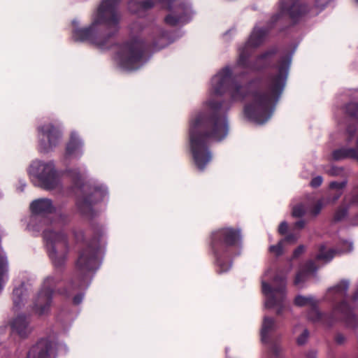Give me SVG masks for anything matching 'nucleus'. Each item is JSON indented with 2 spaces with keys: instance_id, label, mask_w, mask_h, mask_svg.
Instances as JSON below:
<instances>
[{
  "instance_id": "obj_1",
  "label": "nucleus",
  "mask_w": 358,
  "mask_h": 358,
  "mask_svg": "<svg viewBox=\"0 0 358 358\" xmlns=\"http://www.w3.org/2000/svg\"><path fill=\"white\" fill-rule=\"evenodd\" d=\"M91 238L86 239L83 230H75L73 236L76 243H83L78 252L76 262V271L73 276L67 280L62 287L57 288L62 278L69 252V238L64 231L45 230L43 238L46 241L48 255L55 269L54 275L46 277L41 289L38 292L34 303L33 311L38 315L46 314L50 309L55 292L65 297L72 298L73 305H79L83 299L82 290L85 288L87 280L90 272L96 271L100 265L99 255L104 239V229L98 223H92L90 226Z\"/></svg>"
},
{
  "instance_id": "obj_2",
  "label": "nucleus",
  "mask_w": 358,
  "mask_h": 358,
  "mask_svg": "<svg viewBox=\"0 0 358 358\" xmlns=\"http://www.w3.org/2000/svg\"><path fill=\"white\" fill-rule=\"evenodd\" d=\"M277 47H272L259 55L254 61L250 58L253 51L248 47L239 50L236 66L249 71H260L268 68H276L275 75H269L265 92H260L259 87L262 77L250 80L245 86L237 83L232 76V70L225 66L212 79L214 94L222 96L229 92L232 101H243L248 95L252 100L244 107V115L250 121L263 124L272 116L286 85L292 62L291 54L280 58L277 65L273 64V57L278 53Z\"/></svg>"
},
{
  "instance_id": "obj_3",
  "label": "nucleus",
  "mask_w": 358,
  "mask_h": 358,
  "mask_svg": "<svg viewBox=\"0 0 358 358\" xmlns=\"http://www.w3.org/2000/svg\"><path fill=\"white\" fill-rule=\"evenodd\" d=\"M120 1L121 0H102L92 24L87 27L76 29L73 31L74 40L90 41L103 50L110 49L116 45L113 39L119 31L120 15L117 8ZM167 37L168 32L166 30L160 27H155L150 41L133 38L118 45L117 55L120 66L129 71L138 69L143 63L146 52L164 48L160 41Z\"/></svg>"
},
{
  "instance_id": "obj_4",
  "label": "nucleus",
  "mask_w": 358,
  "mask_h": 358,
  "mask_svg": "<svg viewBox=\"0 0 358 358\" xmlns=\"http://www.w3.org/2000/svg\"><path fill=\"white\" fill-rule=\"evenodd\" d=\"M208 109L200 111L189 120V138L194 162L203 171L212 160L210 141H221L229 133V124L225 114L222 113V103L210 100Z\"/></svg>"
},
{
  "instance_id": "obj_5",
  "label": "nucleus",
  "mask_w": 358,
  "mask_h": 358,
  "mask_svg": "<svg viewBox=\"0 0 358 358\" xmlns=\"http://www.w3.org/2000/svg\"><path fill=\"white\" fill-rule=\"evenodd\" d=\"M210 246L215 259L219 274L228 271L232 265V250L240 246L241 231L234 227H222L210 234Z\"/></svg>"
},
{
  "instance_id": "obj_6",
  "label": "nucleus",
  "mask_w": 358,
  "mask_h": 358,
  "mask_svg": "<svg viewBox=\"0 0 358 358\" xmlns=\"http://www.w3.org/2000/svg\"><path fill=\"white\" fill-rule=\"evenodd\" d=\"M68 173L72 180V190L82 192V195L76 199L78 210L83 215L93 217L94 216L93 206L105 197L107 194L106 189L101 186H91L85 183L77 169L68 170Z\"/></svg>"
},
{
  "instance_id": "obj_7",
  "label": "nucleus",
  "mask_w": 358,
  "mask_h": 358,
  "mask_svg": "<svg viewBox=\"0 0 358 358\" xmlns=\"http://www.w3.org/2000/svg\"><path fill=\"white\" fill-rule=\"evenodd\" d=\"M336 316L347 327L355 329L358 326V317L355 314L351 306L345 300L336 303L332 313H324L320 312L317 306L313 305L308 313V318L313 322H320L328 327H332L336 322Z\"/></svg>"
},
{
  "instance_id": "obj_8",
  "label": "nucleus",
  "mask_w": 358,
  "mask_h": 358,
  "mask_svg": "<svg viewBox=\"0 0 358 358\" xmlns=\"http://www.w3.org/2000/svg\"><path fill=\"white\" fill-rule=\"evenodd\" d=\"M273 283L274 287H272L268 283L262 282V292L268 296L266 301V307L272 308L278 306L276 313L278 315H280L284 308L283 301L286 293L285 275L276 274L273 278Z\"/></svg>"
},
{
  "instance_id": "obj_9",
  "label": "nucleus",
  "mask_w": 358,
  "mask_h": 358,
  "mask_svg": "<svg viewBox=\"0 0 358 358\" xmlns=\"http://www.w3.org/2000/svg\"><path fill=\"white\" fill-rule=\"evenodd\" d=\"M29 171L38 180L40 187L44 189H53L59 185V174L52 162H34L30 166Z\"/></svg>"
},
{
  "instance_id": "obj_10",
  "label": "nucleus",
  "mask_w": 358,
  "mask_h": 358,
  "mask_svg": "<svg viewBox=\"0 0 358 358\" xmlns=\"http://www.w3.org/2000/svg\"><path fill=\"white\" fill-rule=\"evenodd\" d=\"M162 7L171 11L164 17L166 24L171 27H176L180 23H186L187 22L186 17L187 10L184 3H179L176 6V0H159Z\"/></svg>"
},
{
  "instance_id": "obj_11",
  "label": "nucleus",
  "mask_w": 358,
  "mask_h": 358,
  "mask_svg": "<svg viewBox=\"0 0 358 358\" xmlns=\"http://www.w3.org/2000/svg\"><path fill=\"white\" fill-rule=\"evenodd\" d=\"M41 134L40 149L44 152H48L55 148L62 136L61 131L51 123L45 124L38 129Z\"/></svg>"
},
{
  "instance_id": "obj_12",
  "label": "nucleus",
  "mask_w": 358,
  "mask_h": 358,
  "mask_svg": "<svg viewBox=\"0 0 358 358\" xmlns=\"http://www.w3.org/2000/svg\"><path fill=\"white\" fill-rule=\"evenodd\" d=\"M56 350L53 341L42 338L30 348L27 358H55Z\"/></svg>"
},
{
  "instance_id": "obj_13",
  "label": "nucleus",
  "mask_w": 358,
  "mask_h": 358,
  "mask_svg": "<svg viewBox=\"0 0 358 358\" xmlns=\"http://www.w3.org/2000/svg\"><path fill=\"white\" fill-rule=\"evenodd\" d=\"M280 6L281 10L286 12L294 23L309 12V7L305 3H301L299 0H289L287 2L281 1Z\"/></svg>"
},
{
  "instance_id": "obj_14",
  "label": "nucleus",
  "mask_w": 358,
  "mask_h": 358,
  "mask_svg": "<svg viewBox=\"0 0 358 358\" xmlns=\"http://www.w3.org/2000/svg\"><path fill=\"white\" fill-rule=\"evenodd\" d=\"M30 210L33 215L46 216L55 211L52 200L46 198L33 201L30 204Z\"/></svg>"
},
{
  "instance_id": "obj_15",
  "label": "nucleus",
  "mask_w": 358,
  "mask_h": 358,
  "mask_svg": "<svg viewBox=\"0 0 358 358\" xmlns=\"http://www.w3.org/2000/svg\"><path fill=\"white\" fill-rule=\"evenodd\" d=\"M29 319L27 316H17L10 324L12 332L17 334L22 338H27L31 331L29 327Z\"/></svg>"
},
{
  "instance_id": "obj_16",
  "label": "nucleus",
  "mask_w": 358,
  "mask_h": 358,
  "mask_svg": "<svg viewBox=\"0 0 358 358\" xmlns=\"http://www.w3.org/2000/svg\"><path fill=\"white\" fill-rule=\"evenodd\" d=\"M83 143L76 133H71L70 139L66 146V157H78L83 155L82 148Z\"/></svg>"
},
{
  "instance_id": "obj_17",
  "label": "nucleus",
  "mask_w": 358,
  "mask_h": 358,
  "mask_svg": "<svg viewBox=\"0 0 358 358\" xmlns=\"http://www.w3.org/2000/svg\"><path fill=\"white\" fill-rule=\"evenodd\" d=\"M358 153V138L356 142V148H341L334 150L331 153V158L334 161H340L345 159H357Z\"/></svg>"
},
{
  "instance_id": "obj_18",
  "label": "nucleus",
  "mask_w": 358,
  "mask_h": 358,
  "mask_svg": "<svg viewBox=\"0 0 358 358\" xmlns=\"http://www.w3.org/2000/svg\"><path fill=\"white\" fill-rule=\"evenodd\" d=\"M268 30L264 28H255L248 42L243 47H248L254 52V48L259 46L264 41Z\"/></svg>"
},
{
  "instance_id": "obj_19",
  "label": "nucleus",
  "mask_w": 358,
  "mask_h": 358,
  "mask_svg": "<svg viewBox=\"0 0 358 358\" xmlns=\"http://www.w3.org/2000/svg\"><path fill=\"white\" fill-rule=\"evenodd\" d=\"M276 329L275 321L273 318L270 317H264L262 329H261V339L264 343H266L269 341L270 332L275 331Z\"/></svg>"
},
{
  "instance_id": "obj_20",
  "label": "nucleus",
  "mask_w": 358,
  "mask_h": 358,
  "mask_svg": "<svg viewBox=\"0 0 358 358\" xmlns=\"http://www.w3.org/2000/svg\"><path fill=\"white\" fill-rule=\"evenodd\" d=\"M152 0L137 1L131 0L128 3L129 10L134 13H138L141 11H146L154 6Z\"/></svg>"
},
{
  "instance_id": "obj_21",
  "label": "nucleus",
  "mask_w": 358,
  "mask_h": 358,
  "mask_svg": "<svg viewBox=\"0 0 358 358\" xmlns=\"http://www.w3.org/2000/svg\"><path fill=\"white\" fill-rule=\"evenodd\" d=\"M349 288V282L345 280H341L338 285L329 289L336 295V297L345 298L347 296Z\"/></svg>"
},
{
  "instance_id": "obj_22",
  "label": "nucleus",
  "mask_w": 358,
  "mask_h": 358,
  "mask_svg": "<svg viewBox=\"0 0 358 358\" xmlns=\"http://www.w3.org/2000/svg\"><path fill=\"white\" fill-rule=\"evenodd\" d=\"M23 295H24V287L22 286L16 287L13 291V305L17 309L20 308L21 304L23 302Z\"/></svg>"
},
{
  "instance_id": "obj_23",
  "label": "nucleus",
  "mask_w": 358,
  "mask_h": 358,
  "mask_svg": "<svg viewBox=\"0 0 358 358\" xmlns=\"http://www.w3.org/2000/svg\"><path fill=\"white\" fill-rule=\"evenodd\" d=\"M316 301L313 296H303L298 295L294 299V304L297 306L302 307L307 305L310 306L316 305Z\"/></svg>"
},
{
  "instance_id": "obj_24",
  "label": "nucleus",
  "mask_w": 358,
  "mask_h": 358,
  "mask_svg": "<svg viewBox=\"0 0 358 358\" xmlns=\"http://www.w3.org/2000/svg\"><path fill=\"white\" fill-rule=\"evenodd\" d=\"M334 255V250H329L325 251L324 245H321L319 249V253L316 256L317 260H325L327 262L331 261Z\"/></svg>"
},
{
  "instance_id": "obj_25",
  "label": "nucleus",
  "mask_w": 358,
  "mask_h": 358,
  "mask_svg": "<svg viewBox=\"0 0 358 358\" xmlns=\"http://www.w3.org/2000/svg\"><path fill=\"white\" fill-rule=\"evenodd\" d=\"M8 272V262L5 257L0 255V292L3 289V280Z\"/></svg>"
},
{
  "instance_id": "obj_26",
  "label": "nucleus",
  "mask_w": 358,
  "mask_h": 358,
  "mask_svg": "<svg viewBox=\"0 0 358 358\" xmlns=\"http://www.w3.org/2000/svg\"><path fill=\"white\" fill-rule=\"evenodd\" d=\"M345 113L353 119L358 120V103L351 102L345 106Z\"/></svg>"
},
{
  "instance_id": "obj_27",
  "label": "nucleus",
  "mask_w": 358,
  "mask_h": 358,
  "mask_svg": "<svg viewBox=\"0 0 358 358\" xmlns=\"http://www.w3.org/2000/svg\"><path fill=\"white\" fill-rule=\"evenodd\" d=\"M348 208L341 206L336 210L334 215V221L337 222L343 220L348 215Z\"/></svg>"
},
{
  "instance_id": "obj_28",
  "label": "nucleus",
  "mask_w": 358,
  "mask_h": 358,
  "mask_svg": "<svg viewBox=\"0 0 358 358\" xmlns=\"http://www.w3.org/2000/svg\"><path fill=\"white\" fill-rule=\"evenodd\" d=\"M283 240H280L278 244L271 245L268 250L271 253L274 254L276 257H279L283 253Z\"/></svg>"
},
{
  "instance_id": "obj_29",
  "label": "nucleus",
  "mask_w": 358,
  "mask_h": 358,
  "mask_svg": "<svg viewBox=\"0 0 358 358\" xmlns=\"http://www.w3.org/2000/svg\"><path fill=\"white\" fill-rule=\"evenodd\" d=\"M301 269L309 275L316 271L317 267L313 260H308L304 264Z\"/></svg>"
},
{
  "instance_id": "obj_30",
  "label": "nucleus",
  "mask_w": 358,
  "mask_h": 358,
  "mask_svg": "<svg viewBox=\"0 0 358 358\" xmlns=\"http://www.w3.org/2000/svg\"><path fill=\"white\" fill-rule=\"evenodd\" d=\"M306 213L304 206L301 204L295 206L292 209V216L294 217H301Z\"/></svg>"
},
{
  "instance_id": "obj_31",
  "label": "nucleus",
  "mask_w": 358,
  "mask_h": 358,
  "mask_svg": "<svg viewBox=\"0 0 358 358\" xmlns=\"http://www.w3.org/2000/svg\"><path fill=\"white\" fill-rule=\"evenodd\" d=\"M343 171L342 167H338L336 166H331L329 169L326 170V173L331 176H340Z\"/></svg>"
},
{
  "instance_id": "obj_32",
  "label": "nucleus",
  "mask_w": 358,
  "mask_h": 358,
  "mask_svg": "<svg viewBox=\"0 0 358 358\" xmlns=\"http://www.w3.org/2000/svg\"><path fill=\"white\" fill-rule=\"evenodd\" d=\"M308 274H307L304 271H302L300 269V271L296 273L294 283L295 285H297L303 282H304L306 280L307 276Z\"/></svg>"
},
{
  "instance_id": "obj_33",
  "label": "nucleus",
  "mask_w": 358,
  "mask_h": 358,
  "mask_svg": "<svg viewBox=\"0 0 358 358\" xmlns=\"http://www.w3.org/2000/svg\"><path fill=\"white\" fill-rule=\"evenodd\" d=\"M309 331L308 329H304L303 331L299 336L296 339V343L299 345H304L308 338Z\"/></svg>"
},
{
  "instance_id": "obj_34",
  "label": "nucleus",
  "mask_w": 358,
  "mask_h": 358,
  "mask_svg": "<svg viewBox=\"0 0 358 358\" xmlns=\"http://www.w3.org/2000/svg\"><path fill=\"white\" fill-rule=\"evenodd\" d=\"M347 185V181L346 180H343V181H341V182H336V181H333V182H331L330 184H329V188L330 189H337L338 192H340V191H342V189L345 187Z\"/></svg>"
},
{
  "instance_id": "obj_35",
  "label": "nucleus",
  "mask_w": 358,
  "mask_h": 358,
  "mask_svg": "<svg viewBox=\"0 0 358 358\" xmlns=\"http://www.w3.org/2000/svg\"><path fill=\"white\" fill-rule=\"evenodd\" d=\"M322 208V203L320 201H318L311 208L310 213L316 216L317 215Z\"/></svg>"
},
{
  "instance_id": "obj_36",
  "label": "nucleus",
  "mask_w": 358,
  "mask_h": 358,
  "mask_svg": "<svg viewBox=\"0 0 358 358\" xmlns=\"http://www.w3.org/2000/svg\"><path fill=\"white\" fill-rule=\"evenodd\" d=\"M299 238V235L293 233L287 234L282 240L283 242L294 243Z\"/></svg>"
},
{
  "instance_id": "obj_37",
  "label": "nucleus",
  "mask_w": 358,
  "mask_h": 358,
  "mask_svg": "<svg viewBox=\"0 0 358 358\" xmlns=\"http://www.w3.org/2000/svg\"><path fill=\"white\" fill-rule=\"evenodd\" d=\"M346 338L344 334L341 333H336L334 336V341L337 345H341L345 343Z\"/></svg>"
},
{
  "instance_id": "obj_38",
  "label": "nucleus",
  "mask_w": 358,
  "mask_h": 358,
  "mask_svg": "<svg viewBox=\"0 0 358 358\" xmlns=\"http://www.w3.org/2000/svg\"><path fill=\"white\" fill-rule=\"evenodd\" d=\"M323 179L321 176H316L313 178L310 181V186L313 188L320 187L322 183Z\"/></svg>"
},
{
  "instance_id": "obj_39",
  "label": "nucleus",
  "mask_w": 358,
  "mask_h": 358,
  "mask_svg": "<svg viewBox=\"0 0 358 358\" xmlns=\"http://www.w3.org/2000/svg\"><path fill=\"white\" fill-rule=\"evenodd\" d=\"M305 251V247L303 245L298 246L293 252L292 258L297 259Z\"/></svg>"
},
{
  "instance_id": "obj_40",
  "label": "nucleus",
  "mask_w": 358,
  "mask_h": 358,
  "mask_svg": "<svg viewBox=\"0 0 358 358\" xmlns=\"http://www.w3.org/2000/svg\"><path fill=\"white\" fill-rule=\"evenodd\" d=\"M330 0H315V7L320 9V10H323Z\"/></svg>"
},
{
  "instance_id": "obj_41",
  "label": "nucleus",
  "mask_w": 358,
  "mask_h": 358,
  "mask_svg": "<svg viewBox=\"0 0 358 358\" xmlns=\"http://www.w3.org/2000/svg\"><path fill=\"white\" fill-rule=\"evenodd\" d=\"M288 230V224L286 222H282L278 227V233L285 235Z\"/></svg>"
},
{
  "instance_id": "obj_42",
  "label": "nucleus",
  "mask_w": 358,
  "mask_h": 358,
  "mask_svg": "<svg viewBox=\"0 0 358 358\" xmlns=\"http://www.w3.org/2000/svg\"><path fill=\"white\" fill-rule=\"evenodd\" d=\"M351 303L353 306L354 308L358 309V289L356 290V292L352 296Z\"/></svg>"
},
{
  "instance_id": "obj_43",
  "label": "nucleus",
  "mask_w": 358,
  "mask_h": 358,
  "mask_svg": "<svg viewBox=\"0 0 358 358\" xmlns=\"http://www.w3.org/2000/svg\"><path fill=\"white\" fill-rule=\"evenodd\" d=\"M281 349L277 345H273L271 348V352L275 357H278L280 354Z\"/></svg>"
},
{
  "instance_id": "obj_44",
  "label": "nucleus",
  "mask_w": 358,
  "mask_h": 358,
  "mask_svg": "<svg viewBox=\"0 0 358 358\" xmlns=\"http://www.w3.org/2000/svg\"><path fill=\"white\" fill-rule=\"evenodd\" d=\"M351 203H355L358 205V186L355 188L354 193L352 196Z\"/></svg>"
},
{
  "instance_id": "obj_45",
  "label": "nucleus",
  "mask_w": 358,
  "mask_h": 358,
  "mask_svg": "<svg viewBox=\"0 0 358 358\" xmlns=\"http://www.w3.org/2000/svg\"><path fill=\"white\" fill-rule=\"evenodd\" d=\"M347 132L348 133L350 138H352V136L355 135L356 132V128L355 127L348 126L346 129Z\"/></svg>"
},
{
  "instance_id": "obj_46",
  "label": "nucleus",
  "mask_w": 358,
  "mask_h": 358,
  "mask_svg": "<svg viewBox=\"0 0 358 358\" xmlns=\"http://www.w3.org/2000/svg\"><path fill=\"white\" fill-rule=\"evenodd\" d=\"M305 225H306V222L303 220H298L294 223L295 228L299 229H303L305 227Z\"/></svg>"
},
{
  "instance_id": "obj_47",
  "label": "nucleus",
  "mask_w": 358,
  "mask_h": 358,
  "mask_svg": "<svg viewBox=\"0 0 358 358\" xmlns=\"http://www.w3.org/2000/svg\"><path fill=\"white\" fill-rule=\"evenodd\" d=\"M343 194V192L342 191H340V192H337L334 196H333V198H332V201L333 202H335Z\"/></svg>"
},
{
  "instance_id": "obj_48",
  "label": "nucleus",
  "mask_w": 358,
  "mask_h": 358,
  "mask_svg": "<svg viewBox=\"0 0 358 358\" xmlns=\"http://www.w3.org/2000/svg\"><path fill=\"white\" fill-rule=\"evenodd\" d=\"M307 358H316L314 352H310L307 354Z\"/></svg>"
},
{
  "instance_id": "obj_49",
  "label": "nucleus",
  "mask_w": 358,
  "mask_h": 358,
  "mask_svg": "<svg viewBox=\"0 0 358 358\" xmlns=\"http://www.w3.org/2000/svg\"><path fill=\"white\" fill-rule=\"evenodd\" d=\"M279 17H280V15L278 14V15L273 16L272 20L273 22H276L279 19Z\"/></svg>"
},
{
  "instance_id": "obj_50",
  "label": "nucleus",
  "mask_w": 358,
  "mask_h": 358,
  "mask_svg": "<svg viewBox=\"0 0 358 358\" xmlns=\"http://www.w3.org/2000/svg\"><path fill=\"white\" fill-rule=\"evenodd\" d=\"M355 1H356V2L358 3V0H355Z\"/></svg>"
},
{
  "instance_id": "obj_51",
  "label": "nucleus",
  "mask_w": 358,
  "mask_h": 358,
  "mask_svg": "<svg viewBox=\"0 0 358 358\" xmlns=\"http://www.w3.org/2000/svg\"><path fill=\"white\" fill-rule=\"evenodd\" d=\"M358 358V357H357Z\"/></svg>"
}]
</instances>
